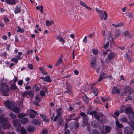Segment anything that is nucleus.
Instances as JSON below:
<instances>
[{"instance_id":"obj_50","label":"nucleus","mask_w":134,"mask_h":134,"mask_svg":"<svg viewBox=\"0 0 134 134\" xmlns=\"http://www.w3.org/2000/svg\"><path fill=\"white\" fill-rule=\"evenodd\" d=\"M40 95L42 96H44L45 95L44 92L43 91H41L40 92Z\"/></svg>"},{"instance_id":"obj_39","label":"nucleus","mask_w":134,"mask_h":134,"mask_svg":"<svg viewBox=\"0 0 134 134\" xmlns=\"http://www.w3.org/2000/svg\"><path fill=\"white\" fill-rule=\"evenodd\" d=\"M33 88L35 89V90L36 92L40 90V88H39V87L36 85L34 86Z\"/></svg>"},{"instance_id":"obj_8","label":"nucleus","mask_w":134,"mask_h":134,"mask_svg":"<svg viewBox=\"0 0 134 134\" xmlns=\"http://www.w3.org/2000/svg\"><path fill=\"white\" fill-rule=\"evenodd\" d=\"M123 34L125 37L126 36L128 38H131L132 37V35L127 30L125 31Z\"/></svg>"},{"instance_id":"obj_29","label":"nucleus","mask_w":134,"mask_h":134,"mask_svg":"<svg viewBox=\"0 0 134 134\" xmlns=\"http://www.w3.org/2000/svg\"><path fill=\"white\" fill-rule=\"evenodd\" d=\"M57 39L60 42L63 43L65 42V41L62 37H60L59 36H57Z\"/></svg>"},{"instance_id":"obj_32","label":"nucleus","mask_w":134,"mask_h":134,"mask_svg":"<svg viewBox=\"0 0 134 134\" xmlns=\"http://www.w3.org/2000/svg\"><path fill=\"white\" fill-rule=\"evenodd\" d=\"M10 88L12 90H14L18 89L19 90V89L14 84H12L11 85Z\"/></svg>"},{"instance_id":"obj_31","label":"nucleus","mask_w":134,"mask_h":134,"mask_svg":"<svg viewBox=\"0 0 134 134\" xmlns=\"http://www.w3.org/2000/svg\"><path fill=\"white\" fill-rule=\"evenodd\" d=\"M120 120L122 122H129L128 120L126 118H121L120 119Z\"/></svg>"},{"instance_id":"obj_16","label":"nucleus","mask_w":134,"mask_h":134,"mask_svg":"<svg viewBox=\"0 0 134 134\" xmlns=\"http://www.w3.org/2000/svg\"><path fill=\"white\" fill-rule=\"evenodd\" d=\"M11 109H13L11 111H13L14 112L17 113H19L20 111V109L18 107H15V106L13 108V107H12Z\"/></svg>"},{"instance_id":"obj_61","label":"nucleus","mask_w":134,"mask_h":134,"mask_svg":"<svg viewBox=\"0 0 134 134\" xmlns=\"http://www.w3.org/2000/svg\"><path fill=\"white\" fill-rule=\"evenodd\" d=\"M43 121L48 122L49 121V120L47 118H43Z\"/></svg>"},{"instance_id":"obj_10","label":"nucleus","mask_w":134,"mask_h":134,"mask_svg":"<svg viewBox=\"0 0 134 134\" xmlns=\"http://www.w3.org/2000/svg\"><path fill=\"white\" fill-rule=\"evenodd\" d=\"M5 1L9 5H14L17 3L15 0H5Z\"/></svg>"},{"instance_id":"obj_53","label":"nucleus","mask_w":134,"mask_h":134,"mask_svg":"<svg viewBox=\"0 0 134 134\" xmlns=\"http://www.w3.org/2000/svg\"><path fill=\"white\" fill-rule=\"evenodd\" d=\"M23 80H20L18 82V84L20 86H21L23 84Z\"/></svg>"},{"instance_id":"obj_3","label":"nucleus","mask_w":134,"mask_h":134,"mask_svg":"<svg viewBox=\"0 0 134 134\" xmlns=\"http://www.w3.org/2000/svg\"><path fill=\"white\" fill-rule=\"evenodd\" d=\"M0 90L4 94V96H8V95L7 94L9 91V88L7 85L5 84H2L0 89Z\"/></svg>"},{"instance_id":"obj_25","label":"nucleus","mask_w":134,"mask_h":134,"mask_svg":"<svg viewBox=\"0 0 134 134\" xmlns=\"http://www.w3.org/2000/svg\"><path fill=\"white\" fill-rule=\"evenodd\" d=\"M28 95L30 97H32L34 96V91L33 90L28 91Z\"/></svg>"},{"instance_id":"obj_64","label":"nucleus","mask_w":134,"mask_h":134,"mask_svg":"<svg viewBox=\"0 0 134 134\" xmlns=\"http://www.w3.org/2000/svg\"><path fill=\"white\" fill-rule=\"evenodd\" d=\"M70 131L69 130H67L65 131L64 134H70Z\"/></svg>"},{"instance_id":"obj_19","label":"nucleus","mask_w":134,"mask_h":134,"mask_svg":"<svg viewBox=\"0 0 134 134\" xmlns=\"http://www.w3.org/2000/svg\"><path fill=\"white\" fill-rule=\"evenodd\" d=\"M28 121V119L27 118H23L21 120V124H25Z\"/></svg>"},{"instance_id":"obj_13","label":"nucleus","mask_w":134,"mask_h":134,"mask_svg":"<svg viewBox=\"0 0 134 134\" xmlns=\"http://www.w3.org/2000/svg\"><path fill=\"white\" fill-rule=\"evenodd\" d=\"M115 56V54L114 53L111 52L108 55V59L109 60H111L114 58Z\"/></svg>"},{"instance_id":"obj_63","label":"nucleus","mask_w":134,"mask_h":134,"mask_svg":"<svg viewBox=\"0 0 134 134\" xmlns=\"http://www.w3.org/2000/svg\"><path fill=\"white\" fill-rule=\"evenodd\" d=\"M47 132V130L46 129H44L42 130V133L43 134H45Z\"/></svg>"},{"instance_id":"obj_7","label":"nucleus","mask_w":134,"mask_h":134,"mask_svg":"<svg viewBox=\"0 0 134 134\" xmlns=\"http://www.w3.org/2000/svg\"><path fill=\"white\" fill-rule=\"evenodd\" d=\"M125 134H133L132 130L129 127H126L124 129Z\"/></svg>"},{"instance_id":"obj_23","label":"nucleus","mask_w":134,"mask_h":134,"mask_svg":"<svg viewBox=\"0 0 134 134\" xmlns=\"http://www.w3.org/2000/svg\"><path fill=\"white\" fill-rule=\"evenodd\" d=\"M21 11V10L20 8L17 6L15 8L14 11L15 13L16 14L20 13Z\"/></svg>"},{"instance_id":"obj_24","label":"nucleus","mask_w":134,"mask_h":134,"mask_svg":"<svg viewBox=\"0 0 134 134\" xmlns=\"http://www.w3.org/2000/svg\"><path fill=\"white\" fill-rule=\"evenodd\" d=\"M111 130V128L109 126H106L105 127V131L106 132L109 133Z\"/></svg>"},{"instance_id":"obj_40","label":"nucleus","mask_w":134,"mask_h":134,"mask_svg":"<svg viewBox=\"0 0 134 134\" xmlns=\"http://www.w3.org/2000/svg\"><path fill=\"white\" fill-rule=\"evenodd\" d=\"M129 122L130 123V125L131 127L133 129H134V122L130 120Z\"/></svg>"},{"instance_id":"obj_15","label":"nucleus","mask_w":134,"mask_h":134,"mask_svg":"<svg viewBox=\"0 0 134 134\" xmlns=\"http://www.w3.org/2000/svg\"><path fill=\"white\" fill-rule=\"evenodd\" d=\"M120 92V91L119 89L116 86L114 87L112 89V93L113 94L118 93Z\"/></svg>"},{"instance_id":"obj_42","label":"nucleus","mask_w":134,"mask_h":134,"mask_svg":"<svg viewBox=\"0 0 134 134\" xmlns=\"http://www.w3.org/2000/svg\"><path fill=\"white\" fill-rule=\"evenodd\" d=\"M26 115L27 114H26L20 113L18 114V117H24L26 116Z\"/></svg>"},{"instance_id":"obj_62","label":"nucleus","mask_w":134,"mask_h":134,"mask_svg":"<svg viewBox=\"0 0 134 134\" xmlns=\"http://www.w3.org/2000/svg\"><path fill=\"white\" fill-rule=\"evenodd\" d=\"M103 78L102 77V76H101V75H100L98 79V82L102 80Z\"/></svg>"},{"instance_id":"obj_44","label":"nucleus","mask_w":134,"mask_h":134,"mask_svg":"<svg viewBox=\"0 0 134 134\" xmlns=\"http://www.w3.org/2000/svg\"><path fill=\"white\" fill-rule=\"evenodd\" d=\"M92 134H99V132L96 130H93L92 131Z\"/></svg>"},{"instance_id":"obj_18","label":"nucleus","mask_w":134,"mask_h":134,"mask_svg":"<svg viewBox=\"0 0 134 134\" xmlns=\"http://www.w3.org/2000/svg\"><path fill=\"white\" fill-rule=\"evenodd\" d=\"M97 114V111L95 110L92 111H88L87 113V114H90L92 116L94 115V117H96Z\"/></svg>"},{"instance_id":"obj_60","label":"nucleus","mask_w":134,"mask_h":134,"mask_svg":"<svg viewBox=\"0 0 134 134\" xmlns=\"http://www.w3.org/2000/svg\"><path fill=\"white\" fill-rule=\"evenodd\" d=\"M3 20L4 22H8L9 21V20L8 18L6 17H4V18Z\"/></svg>"},{"instance_id":"obj_38","label":"nucleus","mask_w":134,"mask_h":134,"mask_svg":"<svg viewBox=\"0 0 134 134\" xmlns=\"http://www.w3.org/2000/svg\"><path fill=\"white\" fill-rule=\"evenodd\" d=\"M100 75H101V76H102L103 78H106L108 77L107 74H106L103 72L101 74H100Z\"/></svg>"},{"instance_id":"obj_51","label":"nucleus","mask_w":134,"mask_h":134,"mask_svg":"<svg viewBox=\"0 0 134 134\" xmlns=\"http://www.w3.org/2000/svg\"><path fill=\"white\" fill-rule=\"evenodd\" d=\"M11 60L12 62H14L16 63H17L18 62V60L15 57V58H12Z\"/></svg>"},{"instance_id":"obj_58","label":"nucleus","mask_w":134,"mask_h":134,"mask_svg":"<svg viewBox=\"0 0 134 134\" xmlns=\"http://www.w3.org/2000/svg\"><path fill=\"white\" fill-rule=\"evenodd\" d=\"M114 114L116 116L118 117L119 115V113L118 111H116L114 112Z\"/></svg>"},{"instance_id":"obj_36","label":"nucleus","mask_w":134,"mask_h":134,"mask_svg":"<svg viewBox=\"0 0 134 134\" xmlns=\"http://www.w3.org/2000/svg\"><path fill=\"white\" fill-rule=\"evenodd\" d=\"M62 61V57L60 58L58 60L57 62L56 63V65H58L59 64H60L61 62Z\"/></svg>"},{"instance_id":"obj_43","label":"nucleus","mask_w":134,"mask_h":134,"mask_svg":"<svg viewBox=\"0 0 134 134\" xmlns=\"http://www.w3.org/2000/svg\"><path fill=\"white\" fill-rule=\"evenodd\" d=\"M93 92L95 96H97L98 95V91L97 89H96L95 90H93Z\"/></svg>"},{"instance_id":"obj_28","label":"nucleus","mask_w":134,"mask_h":134,"mask_svg":"<svg viewBox=\"0 0 134 134\" xmlns=\"http://www.w3.org/2000/svg\"><path fill=\"white\" fill-rule=\"evenodd\" d=\"M53 23L54 21L53 20H51L50 21H49L48 20H47L46 21V25L48 26L51 25Z\"/></svg>"},{"instance_id":"obj_46","label":"nucleus","mask_w":134,"mask_h":134,"mask_svg":"<svg viewBox=\"0 0 134 134\" xmlns=\"http://www.w3.org/2000/svg\"><path fill=\"white\" fill-rule=\"evenodd\" d=\"M35 100L38 102H40L41 101V99L38 96H35Z\"/></svg>"},{"instance_id":"obj_14","label":"nucleus","mask_w":134,"mask_h":134,"mask_svg":"<svg viewBox=\"0 0 134 134\" xmlns=\"http://www.w3.org/2000/svg\"><path fill=\"white\" fill-rule=\"evenodd\" d=\"M35 130V128L34 126H29L26 129L29 133L32 132Z\"/></svg>"},{"instance_id":"obj_26","label":"nucleus","mask_w":134,"mask_h":134,"mask_svg":"<svg viewBox=\"0 0 134 134\" xmlns=\"http://www.w3.org/2000/svg\"><path fill=\"white\" fill-rule=\"evenodd\" d=\"M116 126L119 128H121L123 127L122 124H120L118 120H116Z\"/></svg>"},{"instance_id":"obj_37","label":"nucleus","mask_w":134,"mask_h":134,"mask_svg":"<svg viewBox=\"0 0 134 134\" xmlns=\"http://www.w3.org/2000/svg\"><path fill=\"white\" fill-rule=\"evenodd\" d=\"M97 114L96 115V117H102L103 116V114L99 112H97Z\"/></svg>"},{"instance_id":"obj_27","label":"nucleus","mask_w":134,"mask_h":134,"mask_svg":"<svg viewBox=\"0 0 134 134\" xmlns=\"http://www.w3.org/2000/svg\"><path fill=\"white\" fill-rule=\"evenodd\" d=\"M88 119L86 118H84L83 120V124L84 126H86L88 124Z\"/></svg>"},{"instance_id":"obj_34","label":"nucleus","mask_w":134,"mask_h":134,"mask_svg":"<svg viewBox=\"0 0 134 134\" xmlns=\"http://www.w3.org/2000/svg\"><path fill=\"white\" fill-rule=\"evenodd\" d=\"M22 94L23 98L25 97L27 95H28V91L23 92L22 93Z\"/></svg>"},{"instance_id":"obj_5","label":"nucleus","mask_w":134,"mask_h":134,"mask_svg":"<svg viewBox=\"0 0 134 134\" xmlns=\"http://www.w3.org/2000/svg\"><path fill=\"white\" fill-rule=\"evenodd\" d=\"M4 104L6 107L8 108H9L11 110L13 109H11L12 107H13V108L15 106V105L13 103L9 100L5 102Z\"/></svg>"},{"instance_id":"obj_55","label":"nucleus","mask_w":134,"mask_h":134,"mask_svg":"<svg viewBox=\"0 0 134 134\" xmlns=\"http://www.w3.org/2000/svg\"><path fill=\"white\" fill-rule=\"evenodd\" d=\"M83 41L85 43H86L87 42V37L85 36L83 40Z\"/></svg>"},{"instance_id":"obj_56","label":"nucleus","mask_w":134,"mask_h":134,"mask_svg":"<svg viewBox=\"0 0 134 134\" xmlns=\"http://www.w3.org/2000/svg\"><path fill=\"white\" fill-rule=\"evenodd\" d=\"M109 42H107L104 46V48H107L109 46Z\"/></svg>"},{"instance_id":"obj_21","label":"nucleus","mask_w":134,"mask_h":134,"mask_svg":"<svg viewBox=\"0 0 134 134\" xmlns=\"http://www.w3.org/2000/svg\"><path fill=\"white\" fill-rule=\"evenodd\" d=\"M20 134H27V132L25 129L23 127H21L20 128Z\"/></svg>"},{"instance_id":"obj_4","label":"nucleus","mask_w":134,"mask_h":134,"mask_svg":"<svg viewBox=\"0 0 134 134\" xmlns=\"http://www.w3.org/2000/svg\"><path fill=\"white\" fill-rule=\"evenodd\" d=\"M125 113L128 114L129 117H134V112L130 108L127 107L126 108Z\"/></svg>"},{"instance_id":"obj_54","label":"nucleus","mask_w":134,"mask_h":134,"mask_svg":"<svg viewBox=\"0 0 134 134\" xmlns=\"http://www.w3.org/2000/svg\"><path fill=\"white\" fill-rule=\"evenodd\" d=\"M15 57L18 60L21 59L22 58L21 57V56L18 55H17L15 56Z\"/></svg>"},{"instance_id":"obj_41","label":"nucleus","mask_w":134,"mask_h":134,"mask_svg":"<svg viewBox=\"0 0 134 134\" xmlns=\"http://www.w3.org/2000/svg\"><path fill=\"white\" fill-rule=\"evenodd\" d=\"M92 52L93 54L96 55L98 53V51L96 49H94L92 50Z\"/></svg>"},{"instance_id":"obj_47","label":"nucleus","mask_w":134,"mask_h":134,"mask_svg":"<svg viewBox=\"0 0 134 134\" xmlns=\"http://www.w3.org/2000/svg\"><path fill=\"white\" fill-rule=\"evenodd\" d=\"M9 116L10 117H16V115L13 112L10 113Z\"/></svg>"},{"instance_id":"obj_35","label":"nucleus","mask_w":134,"mask_h":134,"mask_svg":"<svg viewBox=\"0 0 134 134\" xmlns=\"http://www.w3.org/2000/svg\"><path fill=\"white\" fill-rule=\"evenodd\" d=\"M120 34V31L119 30H117L115 32V37L116 38L118 37Z\"/></svg>"},{"instance_id":"obj_17","label":"nucleus","mask_w":134,"mask_h":134,"mask_svg":"<svg viewBox=\"0 0 134 134\" xmlns=\"http://www.w3.org/2000/svg\"><path fill=\"white\" fill-rule=\"evenodd\" d=\"M62 111V109L61 108H59L57 111V115L54 117H58V116H61Z\"/></svg>"},{"instance_id":"obj_12","label":"nucleus","mask_w":134,"mask_h":134,"mask_svg":"<svg viewBox=\"0 0 134 134\" xmlns=\"http://www.w3.org/2000/svg\"><path fill=\"white\" fill-rule=\"evenodd\" d=\"M31 123L33 125H38L41 124V122L36 119H33L31 120Z\"/></svg>"},{"instance_id":"obj_22","label":"nucleus","mask_w":134,"mask_h":134,"mask_svg":"<svg viewBox=\"0 0 134 134\" xmlns=\"http://www.w3.org/2000/svg\"><path fill=\"white\" fill-rule=\"evenodd\" d=\"M44 81L48 82H51L52 81V80L50 76L49 75L46 76L45 77V80H44Z\"/></svg>"},{"instance_id":"obj_6","label":"nucleus","mask_w":134,"mask_h":134,"mask_svg":"<svg viewBox=\"0 0 134 134\" xmlns=\"http://www.w3.org/2000/svg\"><path fill=\"white\" fill-rule=\"evenodd\" d=\"M125 91L124 92V94H127V92L129 93L130 95L134 91L130 87L128 86H125L124 88Z\"/></svg>"},{"instance_id":"obj_33","label":"nucleus","mask_w":134,"mask_h":134,"mask_svg":"<svg viewBox=\"0 0 134 134\" xmlns=\"http://www.w3.org/2000/svg\"><path fill=\"white\" fill-rule=\"evenodd\" d=\"M17 27L18 28V29L16 30L17 32H20V33H22L24 32V30L23 29H21L20 27L18 26H17Z\"/></svg>"},{"instance_id":"obj_11","label":"nucleus","mask_w":134,"mask_h":134,"mask_svg":"<svg viewBox=\"0 0 134 134\" xmlns=\"http://www.w3.org/2000/svg\"><path fill=\"white\" fill-rule=\"evenodd\" d=\"M13 125L15 126H20V125L19 120L18 119L13 120Z\"/></svg>"},{"instance_id":"obj_30","label":"nucleus","mask_w":134,"mask_h":134,"mask_svg":"<svg viewBox=\"0 0 134 134\" xmlns=\"http://www.w3.org/2000/svg\"><path fill=\"white\" fill-rule=\"evenodd\" d=\"M66 88L67 90H69V91L71 90V86L68 83H66Z\"/></svg>"},{"instance_id":"obj_59","label":"nucleus","mask_w":134,"mask_h":134,"mask_svg":"<svg viewBox=\"0 0 134 134\" xmlns=\"http://www.w3.org/2000/svg\"><path fill=\"white\" fill-rule=\"evenodd\" d=\"M125 111V109L124 108H120V113H122L124 112Z\"/></svg>"},{"instance_id":"obj_1","label":"nucleus","mask_w":134,"mask_h":134,"mask_svg":"<svg viewBox=\"0 0 134 134\" xmlns=\"http://www.w3.org/2000/svg\"><path fill=\"white\" fill-rule=\"evenodd\" d=\"M0 123L3 129H9L10 127L7 118H0Z\"/></svg>"},{"instance_id":"obj_52","label":"nucleus","mask_w":134,"mask_h":134,"mask_svg":"<svg viewBox=\"0 0 134 134\" xmlns=\"http://www.w3.org/2000/svg\"><path fill=\"white\" fill-rule=\"evenodd\" d=\"M30 110L31 113H34V114H36V115L38 114V113L37 111H35L34 110L30 109Z\"/></svg>"},{"instance_id":"obj_20","label":"nucleus","mask_w":134,"mask_h":134,"mask_svg":"<svg viewBox=\"0 0 134 134\" xmlns=\"http://www.w3.org/2000/svg\"><path fill=\"white\" fill-rule=\"evenodd\" d=\"M39 70L41 71V73L44 75H47L48 74L47 72L42 67H40L39 68Z\"/></svg>"},{"instance_id":"obj_57","label":"nucleus","mask_w":134,"mask_h":134,"mask_svg":"<svg viewBox=\"0 0 134 134\" xmlns=\"http://www.w3.org/2000/svg\"><path fill=\"white\" fill-rule=\"evenodd\" d=\"M126 98L127 99L129 100H132V97L130 96L127 95Z\"/></svg>"},{"instance_id":"obj_2","label":"nucleus","mask_w":134,"mask_h":134,"mask_svg":"<svg viewBox=\"0 0 134 134\" xmlns=\"http://www.w3.org/2000/svg\"><path fill=\"white\" fill-rule=\"evenodd\" d=\"M96 10L99 13L100 19L102 20L104 19L105 20L107 19L108 15L105 11L100 10L97 8H96Z\"/></svg>"},{"instance_id":"obj_49","label":"nucleus","mask_w":134,"mask_h":134,"mask_svg":"<svg viewBox=\"0 0 134 134\" xmlns=\"http://www.w3.org/2000/svg\"><path fill=\"white\" fill-rule=\"evenodd\" d=\"M27 66L29 69H33V66L32 64H28L27 65Z\"/></svg>"},{"instance_id":"obj_9","label":"nucleus","mask_w":134,"mask_h":134,"mask_svg":"<svg viewBox=\"0 0 134 134\" xmlns=\"http://www.w3.org/2000/svg\"><path fill=\"white\" fill-rule=\"evenodd\" d=\"M96 63V59L94 58H93L92 60L90 62V65L91 67L95 69V66Z\"/></svg>"},{"instance_id":"obj_48","label":"nucleus","mask_w":134,"mask_h":134,"mask_svg":"<svg viewBox=\"0 0 134 134\" xmlns=\"http://www.w3.org/2000/svg\"><path fill=\"white\" fill-rule=\"evenodd\" d=\"M80 3L81 5L85 7H86L87 5L84 2L82 1H80Z\"/></svg>"},{"instance_id":"obj_45","label":"nucleus","mask_w":134,"mask_h":134,"mask_svg":"<svg viewBox=\"0 0 134 134\" xmlns=\"http://www.w3.org/2000/svg\"><path fill=\"white\" fill-rule=\"evenodd\" d=\"M58 124L60 125H62V119L61 118H59L58 120Z\"/></svg>"}]
</instances>
